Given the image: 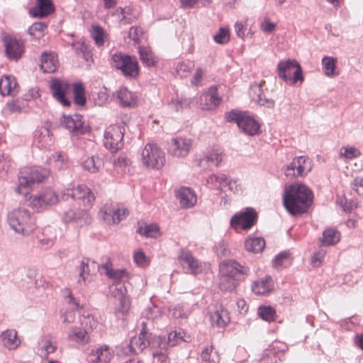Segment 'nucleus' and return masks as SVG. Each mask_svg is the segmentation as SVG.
<instances>
[{
    "label": "nucleus",
    "mask_w": 363,
    "mask_h": 363,
    "mask_svg": "<svg viewBox=\"0 0 363 363\" xmlns=\"http://www.w3.org/2000/svg\"><path fill=\"white\" fill-rule=\"evenodd\" d=\"M313 192L306 185L294 183L285 188L283 203L286 211L292 216L306 213L313 203Z\"/></svg>",
    "instance_id": "nucleus-1"
},
{
    "label": "nucleus",
    "mask_w": 363,
    "mask_h": 363,
    "mask_svg": "<svg viewBox=\"0 0 363 363\" xmlns=\"http://www.w3.org/2000/svg\"><path fill=\"white\" fill-rule=\"evenodd\" d=\"M250 273V268L234 259L223 261L219 264V289L223 291L233 292L240 282Z\"/></svg>",
    "instance_id": "nucleus-2"
},
{
    "label": "nucleus",
    "mask_w": 363,
    "mask_h": 363,
    "mask_svg": "<svg viewBox=\"0 0 363 363\" xmlns=\"http://www.w3.org/2000/svg\"><path fill=\"white\" fill-rule=\"evenodd\" d=\"M7 222L13 230L22 235H30L36 228L35 218L28 210L23 208L10 211L7 216Z\"/></svg>",
    "instance_id": "nucleus-3"
},
{
    "label": "nucleus",
    "mask_w": 363,
    "mask_h": 363,
    "mask_svg": "<svg viewBox=\"0 0 363 363\" xmlns=\"http://www.w3.org/2000/svg\"><path fill=\"white\" fill-rule=\"evenodd\" d=\"M228 122H235L242 131L250 136L259 133L260 125L247 111H231L226 115Z\"/></svg>",
    "instance_id": "nucleus-4"
},
{
    "label": "nucleus",
    "mask_w": 363,
    "mask_h": 363,
    "mask_svg": "<svg viewBox=\"0 0 363 363\" xmlns=\"http://www.w3.org/2000/svg\"><path fill=\"white\" fill-rule=\"evenodd\" d=\"M49 174V171L41 167H25L18 177V186L16 190L18 193H22V189L31 188L35 184L42 182Z\"/></svg>",
    "instance_id": "nucleus-5"
},
{
    "label": "nucleus",
    "mask_w": 363,
    "mask_h": 363,
    "mask_svg": "<svg viewBox=\"0 0 363 363\" xmlns=\"http://www.w3.org/2000/svg\"><path fill=\"white\" fill-rule=\"evenodd\" d=\"M111 59L113 66L121 70L124 77L130 79L138 78L140 74V66L135 57L118 52L113 54Z\"/></svg>",
    "instance_id": "nucleus-6"
},
{
    "label": "nucleus",
    "mask_w": 363,
    "mask_h": 363,
    "mask_svg": "<svg viewBox=\"0 0 363 363\" xmlns=\"http://www.w3.org/2000/svg\"><path fill=\"white\" fill-rule=\"evenodd\" d=\"M277 72L279 77L290 86L303 81L301 67L295 60L280 61Z\"/></svg>",
    "instance_id": "nucleus-7"
},
{
    "label": "nucleus",
    "mask_w": 363,
    "mask_h": 363,
    "mask_svg": "<svg viewBox=\"0 0 363 363\" xmlns=\"http://www.w3.org/2000/svg\"><path fill=\"white\" fill-rule=\"evenodd\" d=\"M312 169L311 160L306 156L295 157L291 162L282 167V171L288 179L298 177H303Z\"/></svg>",
    "instance_id": "nucleus-8"
},
{
    "label": "nucleus",
    "mask_w": 363,
    "mask_h": 363,
    "mask_svg": "<svg viewBox=\"0 0 363 363\" xmlns=\"http://www.w3.org/2000/svg\"><path fill=\"white\" fill-rule=\"evenodd\" d=\"M124 133L125 128L123 125H109L104 132V144L105 147L111 152H116L122 149L124 145Z\"/></svg>",
    "instance_id": "nucleus-9"
},
{
    "label": "nucleus",
    "mask_w": 363,
    "mask_h": 363,
    "mask_svg": "<svg viewBox=\"0 0 363 363\" xmlns=\"http://www.w3.org/2000/svg\"><path fill=\"white\" fill-rule=\"evenodd\" d=\"M143 164L152 169H160L165 162L164 152L156 144H147L141 152Z\"/></svg>",
    "instance_id": "nucleus-10"
},
{
    "label": "nucleus",
    "mask_w": 363,
    "mask_h": 363,
    "mask_svg": "<svg viewBox=\"0 0 363 363\" xmlns=\"http://www.w3.org/2000/svg\"><path fill=\"white\" fill-rule=\"evenodd\" d=\"M143 328L138 335V336L133 337L127 347L124 349V352L126 354H138L143 352L146 347H149L150 349L155 348L153 347V342L155 335L148 333L146 331V323H142Z\"/></svg>",
    "instance_id": "nucleus-11"
},
{
    "label": "nucleus",
    "mask_w": 363,
    "mask_h": 363,
    "mask_svg": "<svg viewBox=\"0 0 363 363\" xmlns=\"http://www.w3.org/2000/svg\"><path fill=\"white\" fill-rule=\"evenodd\" d=\"M153 347H160V349H169L182 342H189L191 337L186 335L184 331L179 330V331H171L168 333L167 337L157 336L155 335Z\"/></svg>",
    "instance_id": "nucleus-12"
},
{
    "label": "nucleus",
    "mask_w": 363,
    "mask_h": 363,
    "mask_svg": "<svg viewBox=\"0 0 363 363\" xmlns=\"http://www.w3.org/2000/svg\"><path fill=\"white\" fill-rule=\"evenodd\" d=\"M257 215L252 208H246L244 211L235 214L230 219L232 226H240L242 229L251 228L257 222Z\"/></svg>",
    "instance_id": "nucleus-13"
},
{
    "label": "nucleus",
    "mask_w": 363,
    "mask_h": 363,
    "mask_svg": "<svg viewBox=\"0 0 363 363\" xmlns=\"http://www.w3.org/2000/svg\"><path fill=\"white\" fill-rule=\"evenodd\" d=\"M6 56L13 60H18L25 52L24 43L21 39L7 35L4 38Z\"/></svg>",
    "instance_id": "nucleus-14"
},
{
    "label": "nucleus",
    "mask_w": 363,
    "mask_h": 363,
    "mask_svg": "<svg viewBox=\"0 0 363 363\" xmlns=\"http://www.w3.org/2000/svg\"><path fill=\"white\" fill-rule=\"evenodd\" d=\"M286 345L282 342L274 341L266 349L260 359L261 363H279L281 361Z\"/></svg>",
    "instance_id": "nucleus-15"
},
{
    "label": "nucleus",
    "mask_w": 363,
    "mask_h": 363,
    "mask_svg": "<svg viewBox=\"0 0 363 363\" xmlns=\"http://www.w3.org/2000/svg\"><path fill=\"white\" fill-rule=\"evenodd\" d=\"M192 147L191 139L183 137L172 138L169 152L177 157H184L190 152Z\"/></svg>",
    "instance_id": "nucleus-16"
},
{
    "label": "nucleus",
    "mask_w": 363,
    "mask_h": 363,
    "mask_svg": "<svg viewBox=\"0 0 363 363\" xmlns=\"http://www.w3.org/2000/svg\"><path fill=\"white\" fill-rule=\"evenodd\" d=\"M222 98L219 96L217 86H211L208 91L200 96L199 105L202 109H211L218 106Z\"/></svg>",
    "instance_id": "nucleus-17"
},
{
    "label": "nucleus",
    "mask_w": 363,
    "mask_h": 363,
    "mask_svg": "<svg viewBox=\"0 0 363 363\" xmlns=\"http://www.w3.org/2000/svg\"><path fill=\"white\" fill-rule=\"evenodd\" d=\"M70 85L65 81L59 79L52 80L50 89L55 99L65 106L70 105V101L65 98L66 93L69 90Z\"/></svg>",
    "instance_id": "nucleus-18"
},
{
    "label": "nucleus",
    "mask_w": 363,
    "mask_h": 363,
    "mask_svg": "<svg viewBox=\"0 0 363 363\" xmlns=\"http://www.w3.org/2000/svg\"><path fill=\"white\" fill-rule=\"evenodd\" d=\"M176 197L182 208L194 207L197 202L195 192L190 188L182 187L176 191Z\"/></svg>",
    "instance_id": "nucleus-19"
},
{
    "label": "nucleus",
    "mask_w": 363,
    "mask_h": 363,
    "mask_svg": "<svg viewBox=\"0 0 363 363\" xmlns=\"http://www.w3.org/2000/svg\"><path fill=\"white\" fill-rule=\"evenodd\" d=\"M249 94L257 104L269 108L274 107L275 101L273 99L263 96V91L260 84L255 83L251 85Z\"/></svg>",
    "instance_id": "nucleus-20"
},
{
    "label": "nucleus",
    "mask_w": 363,
    "mask_h": 363,
    "mask_svg": "<svg viewBox=\"0 0 363 363\" xmlns=\"http://www.w3.org/2000/svg\"><path fill=\"white\" fill-rule=\"evenodd\" d=\"M82 116L79 114L63 115L61 120L63 125L70 132L78 133H84L83 122L82 121Z\"/></svg>",
    "instance_id": "nucleus-21"
},
{
    "label": "nucleus",
    "mask_w": 363,
    "mask_h": 363,
    "mask_svg": "<svg viewBox=\"0 0 363 363\" xmlns=\"http://www.w3.org/2000/svg\"><path fill=\"white\" fill-rule=\"evenodd\" d=\"M113 96L118 99L120 106L122 107L132 108L136 105V96L125 86L121 87Z\"/></svg>",
    "instance_id": "nucleus-22"
},
{
    "label": "nucleus",
    "mask_w": 363,
    "mask_h": 363,
    "mask_svg": "<svg viewBox=\"0 0 363 363\" xmlns=\"http://www.w3.org/2000/svg\"><path fill=\"white\" fill-rule=\"evenodd\" d=\"M18 91V86L15 77L4 76L0 79V94L2 96L16 95Z\"/></svg>",
    "instance_id": "nucleus-23"
},
{
    "label": "nucleus",
    "mask_w": 363,
    "mask_h": 363,
    "mask_svg": "<svg viewBox=\"0 0 363 363\" xmlns=\"http://www.w3.org/2000/svg\"><path fill=\"white\" fill-rule=\"evenodd\" d=\"M105 274L113 280V284L125 283L129 279V273L125 269H113L108 264L104 266Z\"/></svg>",
    "instance_id": "nucleus-24"
},
{
    "label": "nucleus",
    "mask_w": 363,
    "mask_h": 363,
    "mask_svg": "<svg viewBox=\"0 0 363 363\" xmlns=\"http://www.w3.org/2000/svg\"><path fill=\"white\" fill-rule=\"evenodd\" d=\"M179 259L183 265H187L190 273L196 274L200 272L199 261L192 255L191 252L182 250L179 255Z\"/></svg>",
    "instance_id": "nucleus-25"
},
{
    "label": "nucleus",
    "mask_w": 363,
    "mask_h": 363,
    "mask_svg": "<svg viewBox=\"0 0 363 363\" xmlns=\"http://www.w3.org/2000/svg\"><path fill=\"white\" fill-rule=\"evenodd\" d=\"M54 11L51 0H37V5L30 10L33 16L43 18Z\"/></svg>",
    "instance_id": "nucleus-26"
},
{
    "label": "nucleus",
    "mask_w": 363,
    "mask_h": 363,
    "mask_svg": "<svg viewBox=\"0 0 363 363\" xmlns=\"http://www.w3.org/2000/svg\"><path fill=\"white\" fill-rule=\"evenodd\" d=\"M210 320L212 325L218 327H224L230 322L229 313L227 310L220 306L210 313Z\"/></svg>",
    "instance_id": "nucleus-27"
},
{
    "label": "nucleus",
    "mask_w": 363,
    "mask_h": 363,
    "mask_svg": "<svg viewBox=\"0 0 363 363\" xmlns=\"http://www.w3.org/2000/svg\"><path fill=\"white\" fill-rule=\"evenodd\" d=\"M1 339L3 345L9 350H14L21 344L15 330H6L3 332Z\"/></svg>",
    "instance_id": "nucleus-28"
},
{
    "label": "nucleus",
    "mask_w": 363,
    "mask_h": 363,
    "mask_svg": "<svg viewBox=\"0 0 363 363\" xmlns=\"http://www.w3.org/2000/svg\"><path fill=\"white\" fill-rule=\"evenodd\" d=\"M41 69L44 72L52 73L57 68V60L54 53H43L41 56Z\"/></svg>",
    "instance_id": "nucleus-29"
},
{
    "label": "nucleus",
    "mask_w": 363,
    "mask_h": 363,
    "mask_svg": "<svg viewBox=\"0 0 363 363\" xmlns=\"http://www.w3.org/2000/svg\"><path fill=\"white\" fill-rule=\"evenodd\" d=\"M138 52L140 55V59L145 66L147 67L156 66L158 62V58L155 56L150 48L140 47Z\"/></svg>",
    "instance_id": "nucleus-30"
},
{
    "label": "nucleus",
    "mask_w": 363,
    "mask_h": 363,
    "mask_svg": "<svg viewBox=\"0 0 363 363\" xmlns=\"http://www.w3.org/2000/svg\"><path fill=\"white\" fill-rule=\"evenodd\" d=\"M40 347V356L48 358V355L53 353L57 349V345L50 335L43 336L39 341Z\"/></svg>",
    "instance_id": "nucleus-31"
},
{
    "label": "nucleus",
    "mask_w": 363,
    "mask_h": 363,
    "mask_svg": "<svg viewBox=\"0 0 363 363\" xmlns=\"http://www.w3.org/2000/svg\"><path fill=\"white\" fill-rule=\"evenodd\" d=\"M92 363H108L112 357L110 348L108 346H103L96 349L94 353H92Z\"/></svg>",
    "instance_id": "nucleus-32"
},
{
    "label": "nucleus",
    "mask_w": 363,
    "mask_h": 363,
    "mask_svg": "<svg viewBox=\"0 0 363 363\" xmlns=\"http://www.w3.org/2000/svg\"><path fill=\"white\" fill-rule=\"evenodd\" d=\"M272 287V278L270 277H266L260 281L255 282L252 286V289L256 294L264 295L270 291Z\"/></svg>",
    "instance_id": "nucleus-33"
},
{
    "label": "nucleus",
    "mask_w": 363,
    "mask_h": 363,
    "mask_svg": "<svg viewBox=\"0 0 363 363\" xmlns=\"http://www.w3.org/2000/svg\"><path fill=\"white\" fill-rule=\"evenodd\" d=\"M245 246L248 252L258 253L264 248L265 241L262 238L250 237L246 239Z\"/></svg>",
    "instance_id": "nucleus-34"
},
{
    "label": "nucleus",
    "mask_w": 363,
    "mask_h": 363,
    "mask_svg": "<svg viewBox=\"0 0 363 363\" xmlns=\"http://www.w3.org/2000/svg\"><path fill=\"white\" fill-rule=\"evenodd\" d=\"M323 69L324 74L328 77H333L338 74L335 72L337 59L333 57L325 56L322 59Z\"/></svg>",
    "instance_id": "nucleus-35"
},
{
    "label": "nucleus",
    "mask_w": 363,
    "mask_h": 363,
    "mask_svg": "<svg viewBox=\"0 0 363 363\" xmlns=\"http://www.w3.org/2000/svg\"><path fill=\"white\" fill-rule=\"evenodd\" d=\"M92 39L94 43L99 48L104 46L106 41L108 39V34L100 26L92 25Z\"/></svg>",
    "instance_id": "nucleus-36"
},
{
    "label": "nucleus",
    "mask_w": 363,
    "mask_h": 363,
    "mask_svg": "<svg viewBox=\"0 0 363 363\" xmlns=\"http://www.w3.org/2000/svg\"><path fill=\"white\" fill-rule=\"evenodd\" d=\"M46 162L57 169H62L67 167V157L62 152H55L47 159Z\"/></svg>",
    "instance_id": "nucleus-37"
},
{
    "label": "nucleus",
    "mask_w": 363,
    "mask_h": 363,
    "mask_svg": "<svg viewBox=\"0 0 363 363\" xmlns=\"http://www.w3.org/2000/svg\"><path fill=\"white\" fill-rule=\"evenodd\" d=\"M90 193L91 191L86 186L81 184L72 190L70 196L73 199H81L85 205H89L90 203Z\"/></svg>",
    "instance_id": "nucleus-38"
},
{
    "label": "nucleus",
    "mask_w": 363,
    "mask_h": 363,
    "mask_svg": "<svg viewBox=\"0 0 363 363\" xmlns=\"http://www.w3.org/2000/svg\"><path fill=\"white\" fill-rule=\"evenodd\" d=\"M340 240V233L333 228H329L323 231L321 243L323 245L329 246L337 243Z\"/></svg>",
    "instance_id": "nucleus-39"
},
{
    "label": "nucleus",
    "mask_w": 363,
    "mask_h": 363,
    "mask_svg": "<svg viewBox=\"0 0 363 363\" xmlns=\"http://www.w3.org/2000/svg\"><path fill=\"white\" fill-rule=\"evenodd\" d=\"M221 161V152H218V150L212 151L199 160V165L204 168L206 164L211 163V164L218 167Z\"/></svg>",
    "instance_id": "nucleus-40"
},
{
    "label": "nucleus",
    "mask_w": 363,
    "mask_h": 363,
    "mask_svg": "<svg viewBox=\"0 0 363 363\" xmlns=\"http://www.w3.org/2000/svg\"><path fill=\"white\" fill-rule=\"evenodd\" d=\"M227 180L228 177L225 174H212L207 178L206 182L212 188L219 189L222 186H225V182H227Z\"/></svg>",
    "instance_id": "nucleus-41"
},
{
    "label": "nucleus",
    "mask_w": 363,
    "mask_h": 363,
    "mask_svg": "<svg viewBox=\"0 0 363 363\" xmlns=\"http://www.w3.org/2000/svg\"><path fill=\"white\" fill-rule=\"evenodd\" d=\"M113 165L118 173L125 174L130 172V161L125 155H121L114 160Z\"/></svg>",
    "instance_id": "nucleus-42"
},
{
    "label": "nucleus",
    "mask_w": 363,
    "mask_h": 363,
    "mask_svg": "<svg viewBox=\"0 0 363 363\" xmlns=\"http://www.w3.org/2000/svg\"><path fill=\"white\" fill-rule=\"evenodd\" d=\"M159 227L156 224L145 225L144 227L142 225L138 226L137 233L146 238H156L159 235Z\"/></svg>",
    "instance_id": "nucleus-43"
},
{
    "label": "nucleus",
    "mask_w": 363,
    "mask_h": 363,
    "mask_svg": "<svg viewBox=\"0 0 363 363\" xmlns=\"http://www.w3.org/2000/svg\"><path fill=\"white\" fill-rule=\"evenodd\" d=\"M74 102L79 106H84L86 103L84 87L82 83L73 84Z\"/></svg>",
    "instance_id": "nucleus-44"
},
{
    "label": "nucleus",
    "mask_w": 363,
    "mask_h": 363,
    "mask_svg": "<svg viewBox=\"0 0 363 363\" xmlns=\"http://www.w3.org/2000/svg\"><path fill=\"white\" fill-rule=\"evenodd\" d=\"M153 363H169L168 349H160V347L152 348Z\"/></svg>",
    "instance_id": "nucleus-45"
},
{
    "label": "nucleus",
    "mask_w": 363,
    "mask_h": 363,
    "mask_svg": "<svg viewBox=\"0 0 363 363\" xmlns=\"http://www.w3.org/2000/svg\"><path fill=\"white\" fill-rule=\"evenodd\" d=\"M68 339L71 341L84 343L87 342L89 337L87 332L82 328H74L68 335Z\"/></svg>",
    "instance_id": "nucleus-46"
},
{
    "label": "nucleus",
    "mask_w": 363,
    "mask_h": 363,
    "mask_svg": "<svg viewBox=\"0 0 363 363\" xmlns=\"http://www.w3.org/2000/svg\"><path fill=\"white\" fill-rule=\"evenodd\" d=\"M258 315L264 320L272 322L275 319L276 311L270 306H261L258 308Z\"/></svg>",
    "instance_id": "nucleus-47"
},
{
    "label": "nucleus",
    "mask_w": 363,
    "mask_h": 363,
    "mask_svg": "<svg viewBox=\"0 0 363 363\" xmlns=\"http://www.w3.org/2000/svg\"><path fill=\"white\" fill-rule=\"evenodd\" d=\"M113 205L106 204L102 207L99 212V217L101 218L104 222L108 225H113Z\"/></svg>",
    "instance_id": "nucleus-48"
},
{
    "label": "nucleus",
    "mask_w": 363,
    "mask_h": 363,
    "mask_svg": "<svg viewBox=\"0 0 363 363\" xmlns=\"http://www.w3.org/2000/svg\"><path fill=\"white\" fill-rule=\"evenodd\" d=\"M192 102V99L186 98L183 96H178L172 98L171 104L174 106L176 111L182 110L183 108H188Z\"/></svg>",
    "instance_id": "nucleus-49"
},
{
    "label": "nucleus",
    "mask_w": 363,
    "mask_h": 363,
    "mask_svg": "<svg viewBox=\"0 0 363 363\" xmlns=\"http://www.w3.org/2000/svg\"><path fill=\"white\" fill-rule=\"evenodd\" d=\"M65 301L68 306V309L71 311H74L79 308V303L72 296V293L69 289L63 290Z\"/></svg>",
    "instance_id": "nucleus-50"
},
{
    "label": "nucleus",
    "mask_w": 363,
    "mask_h": 363,
    "mask_svg": "<svg viewBox=\"0 0 363 363\" xmlns=\"http://www.w3.org/2000/svg\"><path fill=\"white\" fill-rule=\"evenodd\" d=\"M96 94L97 96L94 98L95 105L103 106L109 101V94L105 86L100 88Z\"/></svg>",
    "instance_id": "nucleus-51"
},
{
    "label": "nucleus",
    "mask_w": 363,
    "mask_h": 363,
    "mask_svg": "<svg viewBox=\"0 0 363 363\" xmlns=\"http://www.w3.org/2000/svg\"><path fill=\"white\" fill-rule=\"evenodd\" d=\"M128 210L124 207H120L118 205H113V225L118 224L124 220L128 215Z\"/></svg>",
    "instance_id": "nucleus-52"
},
{
    "label": "nucleus",
    "mask_w": 363,
    "mask_h": 363,
    "mask_svg": "<svg viewBox=\"0 0 363 363\" xmlns=\"http://www.w3.org/2000/svg\"><path fill=\"white\" fill-rule=\"evenodd\" d=\"M47 28V25L43 22H36L29 28L28 33L34 38H39L43 35V32Z\"/></svg>",
    "instance_id": "nucleus-53"
},
{
    "label": "nucleus",
    "mask_w": 363,
    "mask_h": 363,
    "mask_svg": "<svg viewBox=\"0 0 363 363\" xmlns=\"http://www.w3.org/2000/svg\"><path fill=\"white\" fill-rule=\"evenodd\" d=\"M28 202V205L32 208L38 211L44 209L46 207L44 201H43V197L40 193L30 196L29 197Z\"/></svg>",
    "instance_id": "nucleus-54"
},
{
    "label": "nucleus",
    "mask_w": 363,
    "mask_h": 363,
    "mask_svg": "<svg viewBox=\"0 0 363 363\" xmlns=\"http://www.w3.org/2000/svg\"><path fill=\"white\" fill-rule=\"evenodd\" d=\"M213 40L218 44H225L230 40V32L227 28H220L218 32L213 35Z\"/></svg>",
    "instance_id": "nucleus-55"
},
{
    "label": "nucleus",
    "mask_w": 363,
    "mask_h": 363,
    "mask_svg": "<svg viewBox=\"0 0 363 363\" xmlns=\"http://www.w3.org/2000/svg\"><path fill=\"white\" fill-rule=\"evenodd\" d=\"M40 194L43 197V201H44L45 206L55 204L58 201L57 196L51 189H46Z\"/></svg>",
    "instance_id": "nucleus-56"
},
{
    "label": "nucleus",
    "mask_w": 363,
    "mask_h": 363,
    "mask_svg": "<svg viewBox=\"0 0 363 363\" xmlns=\"http://www.w3.org/2000/svg\"><path fill=\"white\" fill-rule=\"evenodd\" d=\"M114 289L112 290L113 296L117 298L120 302L125 300V296L127 293L125 283L113 284Z\"/></svg>",
    "instance_id": "nucleus-57"
},
{
    "label": "nucleus",
    "mask_w": 363,
    "mask_h": 363,
    "mask_svg": "<svg viewBox=\"0 0 363 363\" xmlns=\"http://www.w3.org/2000/svg\"><path fill=\"white\" fill-rule=\"evenodd\" d=\"M193 66L191 62H181L177 64L176 70L178 75L181 77H184L189 74Z\"/></svg>",
    "instance_id": "nucleus-58"
},
{
    "label": "nucleus",
    "mask_w": 363,
    "mask_h": 363,
    "mask_svg": "<svg viewBox=\"0 0 363 363\" xmlns=\"http://www.w3.org/2000/svg\"><path fill=\"white\" fill-rule=\"evenodd\" d=\"M72 47L77 55L82 56L86 61L89 60V54L86 52L87 46L84 45V42L72 43Z\"/></svg>",
    "instance_id": "nucleus-59"
},
{
    "label": "nucleus",
    "mask_w": 363,
    "mask_h": 363,
    "mask_svg": "<svg viewBox=\"0 0 363 363\" xmlns=\"http://www.w3.org/2000/svg\"><path fill=\"white\" fill-rule=\"evenodd\" d=\"M340 155L351 160L358 157L360 155V152L354 147H346L341 150Z\"/></svg>",
    "instance_id": "nucleus-60"
},
{
    "label": "nucleus",
    "mask_w": 363,
    "mask_h": 363,
    "mask_svg": "<svg viewBox=\"0 0 363 363\" xmlns=\"http://www.w3.org/2000/svg\"><path fill=\"white\" fill-rule=\"evenodd\" d=\"M212 350V346L206 347L201 352V359L203 362L207 363H218V357L217 356L216 358H211Z\"/></svg>",
    "instance_id": "nucleus-61"
},
{
    "label": "nucleus",
    "mask_w": 363,
    "mask_h": 363,
    "mask_svg": "<svg viewBox=\"0 0 363 363\" xmlns=\"http://www.w3.org/2000/svg\"><path fill=\"white\" fill-rule=\"evenodd\" d=\"M89 259H86L85 262L82 260L81 262V265L79 267V279H78V282L79 284L84 283L86 280L85 275H89Z\"/></svg>",
    "instance_id": "nucleus-62"
},
{
    "label": "nucleus",
    "mask_w": 363,
    "mask_h": 363,
    "mask_svg": "<svg viewBox=\"0 0 363 363\" xmlns=\"http://www.w3.org/2000/svg\"><path fill=\"white\" fill-rule=\"evenodd\" d=\"M325 255V251L323 249L315 252L311 257V264L314 267H320Z\"/></svg>",
    "instance_id": "nucleus-63"
},
{
    "label": "nucleus",
    "mask_w": 363,
    "mask_h": 363,
    "mask_svg": "<svg viewBox=\"0 0 363 363\" xmlns=\"http://www.w3.org/2000/svg\"><path fill=\"white\" fill-rule=\"evenodd\" d=\"M351 187L357 194L363 196V177H355L351 182Z\"/></svg>",
    "instance_id": "nucleus-64"
}]
</instances>
